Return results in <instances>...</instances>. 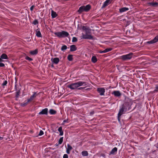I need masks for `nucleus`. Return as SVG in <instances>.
I'll list each match as a JSON object with an SVG mask.
<instances>
[{"instance_id": "f257e3e1", "label": "nucleus", "mask_w": 158, "mask_h": 158, "mask_svg": "<svg viewBox=\"0 0 158 158\" xmlns=\"http://www.w3.org/2000/svg\"><path fill=\"white\" fill-rule=\"evenodd\" d=\"M132 103L131 101L129 100L125 103L120 107L118 114V118L119 122L120 121V117L123 114L125 113V112L129 110L131 108V106Z\"/></svg>"}, {"instance_id": "f03ea898", "label": "nucleus", "mask_w": 158, "mask_h": 158, "mask_svg": "<svg viewBox=\"0 0 158 158\" xmlns=\"http://www.w3.org/2000/svg\"><path fill=\"white\" fill-rule=\"evenodd\" d=\"M87 85L86 82L80 81L74 83L70 84L67 85V87L73 90L77 89L78 87Z\"/></svg>"}, {"instance_id": "7ed1b4c3", "label": "nucleus", "mask_w": 158, "mask_h": 158, "mask_svg": "<svg viewBox=\"0 0 158 158\" xmlns=\"http://www.w3.org/2000/svg\"><path fill=\"white\" fill-rule=\"evenodd\" d=\"M54 34L57 37L60 38L67 37L69 35V34L68 32L64 31H62L60 32H55Z\"/></svg>"}, {"instance_id": "20e7f679", "label": "nucleus", "mask_w": 158, "mask_h": 158, "mask_svg": "<svg viewBox=\"0 0 158 158\" xmlns=\"http://www.w3.org/2000/svg\"><path fill=\"white\" fill-rule=\"evenodd\" d=\"M90 7V6L89 5H87L86 6H81L79 7L78 12L80 14L83 11H87L89 10Z\"/></svg>"}, {"instance_id": "39448f33", "label": "nucleus", "mask_w": 158, "mask_h": 158, "mask_svg": "<svg viewBox=\"0 0 158 158\" xmlns=\"http://www.w3.org/2000/svg\"><path fill=\"white\" fill-rule=\"evenodd\" d=\"M133 54L130 53L127 55L121 56L120 58L123 60H127L130 59L132 57Z\"/></svg>"}, {"instance_id": "423d86ee", "label": "nucleus", "mask_w": 158, "mask_h": 158, "mask_svg": "<svg viewBox=\"0 0 158 158\" xmlns=\"http://www.w3.org/2000/svg\"><path fill=\"white\" fill-rule=\"evenodd\" d=\"M82 35L81 38L83 39L91 40L93 38V36L90 34L82 33Z\"/></svg>"}, {"instance_id": "0eeeda50", "label": "nucleus", "mask_w": 158, "mask_h": 158, "mask_svg": "<svg viewBox=\"0 0 158 158\" xmlns=\"http://www.w3.org/2000/svg\"><path fill=\"white\" fill-rule=\"evenodd\" d=\"M97 91L101 96L104 95V93L105 92V89L103 88H100L97 89Z\"/></svg>"}, {"instance_id": "6e6552de", "label": "nucleus", "mask_w": 158, "mask_h": 158, "mask_svg": "<svg viewBox=\"0 0 158 158\" xmlns=\"http://www.w3.org/2000/svg\"><path fill=\"white\" fill-rule=\"evenodd\" d=\"M48 113V109L45 108L39 113V114H47Z\"/></svg>"}, {"instance_id": "1a4fd4ad", "label": "nucleus", "mask_w": 158, "mask_h": 158, "mask_svg": "<svg viewBox=\"0 0 158 158\" xmlns=\"http://www.w3.org/2000/svg\"><path fill=\"white\" fill-rule=\"evenodd\" d=\"M37 94L36 92H34V94L30 97V98L27 99V102H29L31 101L34 98H35Z\"/></svg>"}, {"instance_id": "9d476101", "label": "nucleus", "mask_w": 158, "mask_h": 158, "mask_svg": "<svg viewBox=\"0 0 158 158\" xmlns=\"http://www.w3.org/2000/svg\"><path fill=\"white\" fill-rule=\"evenodd\" d=\"M112 0H106L103 3L102 7L103 8L110 4Z\"/></svg>"}, {"instance_id": "9b49d317", "label": "nucleus", "mask_w": 158, "mask_h": 158, "mask_svg": "<svg viewBox=\"0 0 158 158\" xmlns=\"http://www.w3.org/2000/svg\"><path fill=\"white\" fill-rule=\"evenodd\" d=\"M112 94L116 97H119L121 95V93L119 91H114L112 93Z\"/></svg>"}, {"instance_id": "f8f14e48", "label": "nucleus", "mask_w": 158, "mask_h": 158, "mask_svg": "<svg viewBox=\"0 0 158 158\" xmlns=\"http://www.w3.org/2000/svg\"><path fill=\"white\" fill-rule=\"evenodd\" d=\"M72 147L69 144H67V148H66V152L69 154L70 153V151L72 149Z\"/></svg>"}, {"instance_id": "ddd939ff", "label": "nucleus", "mask_w": 158, "mask_h": 158, "mask_svg": "<svg viewBox=\"0 0 158 158\" xmlns=\"http://www.w3.org/2000/svg\"><path fill=\"white\" fill-rule=\"evenodd\" d=\"M60 61L58 57L53 58L52 60V62L55 64H57Z\"/></svg>"}, {"instance_id": "4468645a", "label": "nucleus", "mask_w": 158, "mask_h": 158, "mask_svg": "<svg viewBox=\"0 0 158 158\" xmlns=\"http://www.w3.org/2000/svg\"><path fill=\"white\" fill-rule=\"evenodd\" d=\"M129 10V8L127 7H124L122 8L119 9V12L121 13L124 12L128 10Z\"/></svg>"}, {"instance_id": "2eb2a0df", "label": "nucleus", "mask_w": 158, "mask_h": 158, "mask_svg": "<svg viewBox=\"0 0 158 158\" xmlns=\"http://www.w3.org/2000/svg\"><path fill=\"white\" fill-rule=\"evenodd\" d=\"M70 51H74L77 50V48L75 45H73L70 47Z\"/></svg>"}, {"instance_id": "dca6fc26", "label": "nucleus", "mask_w": 158, "mask_h": 158, "mask_svg": "<svg viewBox=\"0 0 158 158\" xmlns=\"http://www.w3.org/2000/svg\"><path fill=\"white\" fill-rule=\"evenodd\" d=\"M57 15L56 13L53 10H52L51 11V16L52 18H56Z\"/></svg>"}, {"instance_id": "f3484780", "label": "nucleus", "mask_w": 158, "mask_h": 158, "mask_svg": "<svg viewBox=\"0 0 158 158\" xmlns=\"http://www.w3.org/2000/svg\"><path fill=\"white\" fill-rule=\"evenodd\" d=\"M30 53L32 55H35L38 53V50L37 49H36L35 50L30 51Z\"/></svg>"}, {"instance_id": "a211bd4d", "label": "nucleus", "mask_w": 158, "mask_h": 158, "mask_svg": "<svg viewBox=\"0 0 158 158\" xmlns=\"http://www.w3.org/2000/svg\"><path fill=\"white\" fill-rule=\"evenodd\" d=\"M117 151V148L116 147H114L112 149L110 152V154H114Z\"/></svg>"}, {"instance_id": "6ab92c4d", "label": "nucleus", "mask_w": 158, "mask_h": 158, "mask_svg": "<svg viewBox=\"0 0 158 158\" xmlns=\"http://www.w3.org/2000/svg\"><path fill=\"white\" fill-rule=\"evenodd\" d=\"M36 36L38 37H42V35L40 31L37 30L36 31Z\"/></svg>"}, {"instance_id": "aec40b11", "label": "nucleus", "mask_w": 158, "mask_h": 158, "mask_svg": "<svg viewBox=\"0 0 158 158\" xmlns=\"http://www.w3.org/2000/svg\"><path fill=\"white\" fill-rule=\"evenodd\" d=\"M91 61L93 63H95L97 61V59L95 56H92L91 58Z\"/></svg>"}, {"instance_id": "412c9836", "label": "nucleus", "mask_w": 158, "mask_h": 158, "mask_svg": "<svg viewBox=\"0 0 158 158\" xmlns=\"http://www.w3.org/2000/svg\"><path fill=\"white\" fill-rule=\"evenodd\" d=\"M1 57L3 59L7 60L8 59L7 55L5 53H3Z\"/></svg>"}, {"instance_id": "4be33fe9", "label": "nucleus", "mask_w": 158, "mask_h": 158, "mask_svg": "<svg viewBox=\"0 0 158 158\" xmlns=\"http://www.w3.org/2000/svg\"><path fill=\"white\" fill-rule=\"evenodd\" d=\"M58 131L60 132V135H63V132L62 130V127H60L58 129Z\"/></svg>"}, {"instance_id": "5701e85b", "label": "nucleus", "mask_w": 158, "mask_h": 158, "mask_svg": "<svg viewBox=\"0 0 158 158\" xmlns=\"http://www.w3.org/2000/svg\"><path fill=\"white\" fill-rule=\"evenodd\" d=\"M49 113L51 114H56V111L52 109H51L49 110Z\"/></svg>"}, {"instance_id": "b1692460", "label": "nucleus", "mask_w": 158, "mask_h": 158, "mask_svg": "<svg viewBox=\"0 0 158 158\" xmlns=\"http://www.w3.org/2000/svg\"><path fill=\"white\" fill-rule=\"evenodd\" d=\"M82 155L83 156H86L88 155V153L87 151H83L81 152Z\"/></svg>"}, {"instance_id": "393cba45", "label": "nucleus", "mask_w": 158, "mask_h": 158, "mask_svg": "<svg viewBox=\"0 0 158 158\" xmlns=\"http://www.w3.org/2000/svg\"><path fill=\"white\" fill-rule=\"evenodd\" d=\"M67 49V47L65 45L63 46L61 48V50L63 51H65Z\"/></svg>"}, {"instance_id": "a878e982", "label": "nucleus", "mask_w": 158, "mask_h": 158, "mask_svg": "<svg viewBox=\"0 0 158 158\" xmlns=\"http://www.w3.org/2000/svg\"><path fill=\"white\" fill-rule=\"evenodd\" d=\"M63 137H61V138H60L58 141V144H61L63 142Z\"/></svg>"}, {"instance_id": "bb28decb", "label": "nucleus", "mask_w": 158, "mask_h": 158, "mask_svg": "<svg viewBox=\"0 0 158 158\" xmlns=\"http://www.w3.org/2000/svg\"><path fill=\"white\" fill-rule=\"evenodd\" d=\"M149 4L152 6H156L158 5V3L157 2H150Z\"/></svg>"}, {"instance_id": "cd10ccee", "label": "nucleus", "mask_w": 158, "mask_h": 158, "mask_svg": "<svg viewBox=\"0 0 158 158\" xmlns=\"http://www.w3.org/2000/svg\"><path fill=\"white\" fill-rule=\"evenodd\" d=\"M152 40L154 43L157 42L158 41V35L156 36Z\"/></svg>"}, {"instance_id": "c85d7f7f", "label": "nucleus", "mask_w": 158, "mask_h": 158, "mask_svg": "<svg viewBox=\"0 0 158 158\" xmlns=\"http://www.w3.org/2000/svg\"><path fill=\"white\" fill-rule=\"evenodd\" d=\"M68 59L69 61H72L73 60V56L72 55H69L68 56Z\"/></svg>"}, {"instance_id": "c756f323", "label": "nucleus", "mask_w": 158, "mask_h": 158, "mask_svg": "<svg viewBox=\"0 0 158 158\" xmlns=\"http://www.w3.org/2000/svg\"><path fill=\"white\" fill-rule=\"evenodd\" d=\"M89 29L88 27H87L85 26H83L82 27V29L83 30H84L85 31Z\"/></svg>"}, {"instance_id": "7c9ffc66", "label": "nucleus", "mask_w": 158, "mask_h": 158, "mask_svg": "<svg viewBox=\"0 0 158 158\" xmlns=\"http://www.w3.org/2000/svg\"><path fill=\"white\" fill-rule=\"evenodd\" d=\"M20 90H19L18 91H17L16 92V98H18L20 94Z\"/></svg>"}, {"instance_id": "2f4dec72", "label": "nucleus", "mask_w": 158, "mask_h": 158, "mask_svg": "<svg viewBox=\"0 0 158 158\" xmlns=\"http://www.w3.org/2000/svg\"><path fill=\"white\" fill-rule=\"evenodd\" d=\"M112 48H107L105 49L106 52H108L112 50Z\"/></svg>"}, {"instance_id": "473e14b6", "label": "nucleus", "mask_w": 158, "mask_h": 158, "mask_svg": "<svg viewBox=\"0 0 158 158\" xmlns=\"http://www.w3.org/2000/svg\"><path fill=\"white\" fill-rule=\"evenodd\" d=\"M25 59L29 61H31L32 60H33L32 58L29 57L28 56H26L25 57Z\"/></svg>"}, {"instance_id": "72a5a7b5", "label": "nucleus", "mask_w": 158, "mask_h": 158, "mask_svg": "<svg viewBox=\"0 0 158 158\" xmlns=\"http://www.w3.org/2000/svg\"><path fill=\"white\" fill-rule=\"evenodd\" d=\"M77 38L76 37H73L72 38V42H76L77 41Z\"/></svg>"}, {"instance_id": "f704fd0d", "label": "nucleus", "mask_w": 158, "mask_h": 158, "mask_svg": "<svg viewBox=\"0 0 158 158\" xmlns=\"http://www.w3.org/2000/svg\"><path fill=\"white\" fill-rule=\"evenodd\" d=\"M38 23V22L37 20H35L33 22V24L34 25H36Z\"/></svg>"}, {"instance_id": "c9c22d12", "label": "nucleus", "mask_w": 158, "mask_h": 158, "mask_svg": "<svg viewBox=\"0 0 158 158\" xmlns=\"http://www.w3.org/2000/svg\"><path fill=\"white\" fill-rule=\"evenodd\" d=\"M147 43L148 44H153L154 43L153 40H152L150 41H148L147 42Z\"/></svg>"}, {"instance_id": "e433bc0d", "label": "nucleus", "mask_w": 158, "mask_h": 158, "mask_svg": "<svg viewBox=\"0 0 158 158\" xmlns=\"http://www.w3.org/2000/svg\"><path fill=\"white\" fill-rule=\"evenodd\" d=\"M85 34H90V32L89 29L85 31Z\"/></svg>"}, {"instance_id": "4c0bfd02", "label": "nucleus", "mask_w": 158, "mask_h": 158, "mask_svg": "<svg viewBox=\"0 0 158 158\" xmlns=\"http://www.w3.org/2000/svg\"><path fill=\"white\" fill-rule=\"evenodd\" d=\"M44 134V132L42 130H40L38 135L39 136H41L43 135Z\"/></svg>"}, {"instance_id": "58836bf2", "label": "nucleus", "mask_w": 158, "mask_h": 158, "mask_svg": "<svg viewBox=\"0 0 158 158\" xmlns=\"http://www.w3.org/2000/svg\"><path fill=\"white\" fill-rule=\"evenodd\" d=\"M7 83V81H4L2 84V85L3 86L6 85Z\"/></svg>"}, {"instance_id": "ea45409f", "label": "nucleus", "mask_w": 158, "mask_h": 158, "mask_svg": "<svg viewBox=\"0 0 158 158\" xmlns=\"http://www.w3.org/2000/svg\"><path fill=\"white\" fill-rule=\"evenodd\" d=\"M63 158H68V156L67 154H64L63 156Z\"/></svg>"}, {"instance_id": "a19ab883", "label": "nucleus", "mask_w": 158, "mask_h": 158, "mask_svg": "<svg viewBox=\"0 0 158 158\" xmlns=\"http://www.w3.org/2000/svg\"><path fill=\"white\" fill-rule=\"evenodd\" d=\"M28 103V102H27V101L25 103H22L21 104V106H24L26 105Z\"/></svg>"}, {"instance_id": "79ce46f5", "label": "nucleus", "mask_w": 158, "mask_h": 158, "mask_svg": "<svg viewBox=\"0 0 158 158\" xmlns=\"http://www.w3.org/2000/svg\"><path fill=\"white\" fill-rule=\"evenodd\" d=\"M99 52L100 53H106L105 50H104L103 51H100Z\"/></svg>"}, {"instance_id": "37998d69", "label": "nucleus", "mask_w": 158, "mask_h": 158, "mask_svg": "<svg viewBox=\"0 0 158 158\" xmlns=\"http://www.w3.org/2000/svg\"><path fill=\"white\" fill-rule=\"evenodd\" d=\"M5 66V64L3 63H0V67H4Z\"/></svg>"}, {"instance_id": "c03bdc74", "label": "nucleus", "mask_w": 158, "mask_h": 158, "mask_svg": "<svg viewBox=\"0 0 158 158\" xmlns=\"http://www.w3.org/2000/svg\"><path fill=\"white\" fill-rule=\"evenodd\" d=\"M156 89H155L154 91H158V85H156Z\"/></svg>"}, {"instance_id": "a18cd8bd", "label": "nucleus", "mask_w": 158, "mask_h": 158, "mask_svg": "<svg viewBox=\"0 0 158 158\" xmlns=\"http://www.w3.org/2000/svg\"><path fill=\"white\" fill-rule=\"evenodd\" d=\"M34 6H33H33H31V7H30V10H31V11H32V10H33V8H34Z\"/></svg>"}, {"instance_id": "49530a36", "label": "nucleus", "mask_w": 158, "mask_h": 158, "mask_svg": "<svg viewBox=\"0 0 158 158\" xmlns=\"http://www.w3.org/2000/svg\"><path fill=\"white\" fill-rule=\"evenodd\" d=\"M68 123V119H65L63 121V123H62L63 124H64V123Z\"/></svg>"}, {"instance_id": "de8ad7c7", "label": "nucleus", "mask_w": 158, "mask_h": 158, "mask_svg": "<svg viewBox=\"0 0 158 158\" xmlns=\"http://www.w3.org/2000/svg\"><path fill=\"white\" fill-rule=\"evenodd\" d=\"M94 113V111H92L91 112H90V114L91 115H93Z\"/></svg>"}, {"instance_id": "09e8293b", "label": "nucleus", "mask_w": 158, "mask_h": 158, "mask_svg": "<svg viewBox=\"0 0 158 158\" xmlns=\"http://www.w3.org/2000/svg\"><path fill=\"white\" fill-rule=\"evenodd\" d=\"M2 58H1V57H0V62H2L3 61V60H2Z\"/></svg>"}, {"instance_id": "8fccbe9b", "label": "nucleus", "mask_w": 158, "mask_h": 158, "mask_svg": "<svg viewBox=\"0 0 158 158\" xmlns=\"http://www.w3.org/2000/svg\"><path fill=\"white\" fill-rule=\"evenodd\" d=\"M83 88H82V87H80V88H78V89H79V90H81L82 89H83Z\"/></svg>"}, {"instance_id": "3c124183", "label": "nucleus", "mask_w": 158, "mask_h": 158, "mask_svg": "<svg viewBox=\"0 0 158 158\" xmlns=\"http://www.w3.org/2000/svg\"><path fill=\"white\" fill-rule=\"evenodd\" d=\"M2 138L1 136H0V140H2Z\"/></svg>"}, {"instance_id": "603ef678", "label": "nucleus", "mask_w": 158, "mask_h": 158, "mask_svg": "<svg viewBox=\"0 0 158 158\" xmlns=\"http://www.w3.org/2000/svg\"><path fill=\"white\" fill-rule=\"evenodd\" d=\"M16 85H15V87L16 88Z\"/></svg>"}]
</instances>
